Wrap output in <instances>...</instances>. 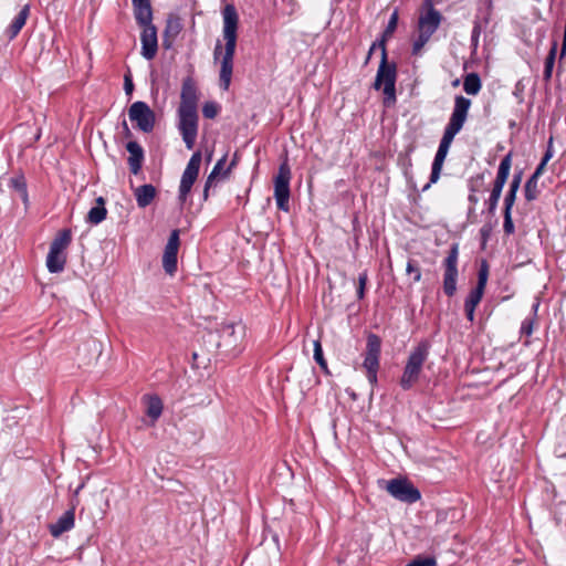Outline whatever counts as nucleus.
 Returning <instances> with one entry per match:
<instances>
[{
  "label": "nucleus",
  "instance_id": "obj_52",
  "mask_svg": "<svg viewBox=\"0 0 566 566\" xmlns=\"http://www.w3.org/2000/svg\"><path fill=\"white\" fill-rule=\"evenodd\" d=\"M145 2H150V1L149 0H132L133 4L145 3Z\"/></svg>",
  "mask_w": 566,
  "mask_h": 566
},
{
  "label": "nucleus",
  "instance_id": "obj_19",
  "mask_svg": "<svg viewBox=\"0 0 566 566\" xmlns=\"http://www.w3.org/2000/svg\"><path fill=\"white\" fill-rule=\"evenodd\" d=\"M75 524V510L74 507L64 512L55 523L49 525L50 534L57 538L63 533L71 531Z\"/></svg>",
  "mask_w": 566,
  "mask_h": 566
},
{
  "label": "nucleus",
  "instance_id": "obj_17",
  "mask_svg": "<svg viewBox=\"0 0 566 566\" xmlns=\"http://www.w3.org/2000/svg\"><path fill=\"white\" fill-rule=\"evenodd\" d=\"M140 42L142 55L148 61L153 60L158 50L157 30L155 25L143 28Z\"/></svg>",
  "mask_w": 566,
  "mask_h": 566
},
{
  "label": "nucleus",
  "instance_id": "obj_14",
  "mask_svg": "<svg viewBox=\"0 0 566 566\" xmlns=\"http://www.w3.org/2000/svg\"><path fill=\"white\" fill-rule=\"evenodd\" d=\"M201 153L195 151L192 156L190 157L185 171L182 172L180 185H179V200L181 202H185L188 195L191 191V188L195 184V181L198 178L199 169L201 165Z\"/></svg>",
  "mask_w": 566,
  "mask_h": 566
},
{
  "label": "nucleus",
  "instance_id": "obj_1",
  "mask_svg": "<svg viewBox=\"0 0 566 566\" xmlns=\"http://www.w3.org/2000/svg\"><path fill=\"white\" fill-rule=\"evenodd\" d=\"M223 29L222 34L226 41L224 49L220 42L217 43L213 57L220 60V86L222 90L228 91L231 84L233 59L237 46V30L239 17L233 4H227L222 10Z\"/></svg>",
  "mask_w": 566,
  "mask_h": 566
},
{
  "label": "nucleus",
  "instance_id": "obj_35",
  "mask_svg": "<svg viewBox=\"0 0 566 566\" xmlns=\"http://www.w3.org/2000/svg\"><path fill=\"white\" fill-rule=\"evenodd\" d=\"M397 24H398V11L395 10L392 12V14L390 15L388 24L384 31V38L390 36L395 32Z\"/></svg>",
  "mask_w": 566,
  "mask_h": 566
},
{
  "label": "nucleus",
  "instance_id": "obj_36",
  "mask_svg": "<svg viewBox=\"0 0 566 566\" xmlns=\"http://www.w3.org/2000/svg\"><path fill=\"white\" fill-rule=\"evenodd\" d=\"M180 30H181V25H180L179 19L175 18V19H169L167 21V25H166V30H165L166 34H171L172 36H175L180 32Z\"/></svg>",
  "mask_w": 566,
  "mask_h": 566
},
{
  "label": "nucleus",
  "instance_id": "obj_21",
  "mask_svg": "<svg viewBox=\"0 0 566 566\" xmlns=\"http://www.w3.org/2000/svg\"><path fill=\"white\" fill-rule=\"evenodd\" d=\"M136 22L142 27H153V10L150 2L133 4Z\"/></svg>",
  "mask_w": 566,
  "mask_h": 566
},
{
  "label": "nucleus",
  "instance_id": "obj_43",
  "mask_svg": "<svg viewBox=\"0 0 566 566\" xmlns=\"http://www.w3.org/2000/svg\"><path fill=\"white\" fill-rule=\"evenodd\" d=\"M521 182H522V172L515 174L513 176V179L510 184L509 189H512L513 191H518Z\"/></svg>",
  "mask_w": 566,
  "mask_h": 566
},
{
  "label": "nucleus",
  "instance_id": "obj_30",
  "mask_svg": "<svg viewBox=\"0 0 566 566\" xmlns=\"http://www.w3.org/2000/svg\"><path fill=\"white\" fill-rule=\"evenodd\" d=\"M538 180L533 179L532 177L525 184L524 196L527 201H534L537 199L539 190H538Z\"/></svg>",
  "mask_w": 566,
  "mask_h": 566
},
{
  "label": "nucleus",
  "instance_id": "obj_40",
  "mask_svg": "<svg viewBox=\"0 0 566 566\" xmlns=\"http://www.w3.org/2000/svg\"><path fill=\"white\" fill-rule=\"evenodd\" d=\"M503 230L506 234H512L515 231V227L512 219V212L504 211Z\"/></svg>",
  "mask_w": 566,
  "mask_h": 566
},
{
  "label": "nucleus",
  "instance_id": "obj_48",
  "mask_svg": "<svg viewBox=\"0 0 566 566\" xmlns=\"http://www.w3.org/2000/svg\"><path fill=\"white\" fill-rule=\"evenodd\" d=\"M464 308H465V314H467L468 319L470 322H473L475 307L464 306Z\"/></svg>",
  "mask_w": 566,
  "mask_h": 566
},
{
  "label": "nucleus",
  "instance_id": "obj_29",
  "mask_svg": "<svg viewBox=\"0 0 566 566\" xmlns=\"http://www.w3.org/2000/svg\"><path fill=\"white\" fill-rule=\"evenodd\" d=\"M557 52V43L554 42L548 55L545 59L544 78L548 81L552 77L553 67L555 64V57Z\"/></svg>",
  "mask_w": 566,
  "mask_h": 566
},
{
  "label": "nucleus",
  "instance_id": "obj_20",
  "mask_svg": "<svg viewBox=\"0 0 566 566\" xmlns=\"http://www.w3.org/2000/svg\"><path fill=\"white\" fill-rule=\"evenodd\" d=\"M126 149L129 153L128 165L130 172L137 175L142 168L144 160V150L137 142H128Z\"/></svg>",
  "mask_w": 566,
  "mask_h": 566
},
{
  "label": "nucleus",
  "instance_id": "obj_33",
  "mask_svg": "<svg viewBox=\"0 0 566 566\" xmlns=\"http://www.w3.org/2000/svg\"><path fill=\"white\" fill-rule=\"evenodd\" d=\"M314 359L323 368H327V363L324 359L323 348L319 340L314 342Z\"/></svg>",
  "mask_w": 566,
  "mask_h": 566
},
{
  "label": "nucleus",
  "instance_id": "obj_54",
  "mask_svg": "<svg viewBox=\"0 0 566 566\" xmlns=\"http://www.w3.org/2000/svg\"><path fill=\"white\" fill-rule=\"evenodd\" d=\"M212 158V151H210L208 155H207V160L210 161Z\"/></svg>",
  "mask_w": 566,
  "mask_h": 566
},
{
  "label": "nucleus",
  "instance_id": "obj_26",
  "mask_svg": "<svg viewBox=\"0 0 566 566\" xmlns=\"http://www.w3.org/2000/svg\"><path fill=\"white\" fill-rule=\"evenodd\" d=\"M146 415L155 422L163 412V401L157 396H145Z\"/></svg>",
  "mask_w": 566,
  "mask_h": 566
},
{
  "label": "nucleus",
  "instance_id": "obj_16",
  "mask_svg": "<svg viewBox=\"0 0 566 566\" xmlns=\"http://www.w3.org/2000/svg\"><path fill=\"white\" fill-rule=\"evenodd\" d=\"M179 249V231L174 230L167 241L163 255V266L168 274L177 270V253Z\"/></svg>",
  "mask_w": 566,
  "mask_h": 566
},
{
  "label": "nucleus",
  "instance_id": "obj_12",
  "mask_svg": "<svg viewBox=\"0 0 566 566\" xmlns=\"http://www.w3.org/2000/svg\"><path fill=\"white\" fill-rule=\"evenodd\" d=\"M459 245L452 244L443 261V292L453 296L457 291Z\"/></svg>",
  "mask_w": 566,
  "mask_h": 566
},
{
  "label": "nucleus",
  "instance_id": "obj_9",
  "mask_svg": "<svg viewBox=\"0 0 566 566\" xmlns=\"http://www.w3.org/2000/svg\"><path fill=\"white\" fill-rule=\"evenodd\" d=\"M291 169L286 161L282 163L279 167L277 174L274 177V198L277 209L287 212L290 210V181Z\"/></svg>",
  "mask_w": 566,
  "mask_h": 566
},
{
  "label": "nucleus",
  "instance_id": "obj_4",
  "mask_svg": "<svg viewBox=\"0 0 566 566\" xmlns=\"http://www.w3.org/2000/svg\"><path fill=\"white\" fill-rule=\"evenodd\" d=\"M470 106L471 101L469 98L461 95L455 96L454 107L450 116L449 123L444 128L443 136L438 147L439 149L449 151L455 135L462 129L467 120Z\"/></svg>",
  "mask_w": 566,
  "mask_h": 566
},
{
  "label": "nucleus",
  "instance_id": "obj_56",
  "mask_svg": "<svg viewBox=\"0 0 566 566\" xmlns=\"http://www.w3.org/2000/svg\"><path fill=\"white\" fill-rule=\"evenodd\" d=\"M533 307H534V311H536V310H537V307H538V304H534V306H533Z\"/></svg>",
  "mask_w": 566,
  "mask_h": 566
},
{
  "label": "nucleus",
  "instance_id": "obj_11",
  "mask_svg": "<svg viewBox=\"0 0 566 566\" xmlns=\"http://www.w3.org/2000/svg\"><path fill=\"white\" fill-rule=\"evenodd\" d=\"M380 348V338L375 334H369L367 337L366 353L363 366L367 371V378L371 385L377 382Z\"/></svg>",
  "mask_w": 566,
  "mask_h": 566
},
{
  "label": "nucleus",
  "instance_id": "obj_55",
  "mask_svg": "<svg viewBox=\"0 0 566 566\" xmlns=\"http://www.w3.org/2000/svg\"><path fill=\"white\" fill-rule=\"evenodd\" d=\"M124 127L127 132H129L127 124L124 122Z\"/></svg>",
  "mask_w": 566,
  "mask_h": 566
},
{
  "label": "nucleus",
  "instance_id": "obj_31",
  "mask_svg": "<svg viewBox=\"0 0 566 566\" xmlns=\"http://www.w3.org/2000/svg\"><path fill=\"white\" fill-rule=\"evenodd\" d=\"M483 293H484V290H482V289H479V287L473 289L470 292L469 296L467 297L464 306H471V307L476 308V306L479 305V303L482 300Z\"/></svg>",
  "mask_w": 566,
  "mask_h": 566
},
{
  "label": "nucleus",
  "instance_id": "obj_38",
  "mask_svg": "<svg viewBox=\"0 0 566 566\" xmlns=\"http://www.w3.org/2000/svg\"><path fill=\"white\" fill-rule=\"evenodd\" d=\"M407 274H412V281L415 283L419 282L421 280V271L420 269L415 264L413 261H408L406 266Z\"/></svg>",
  "mask_w": 566,
  "mask_h": 566
},
{
  "label": "nucleus",
  "instance_id": "obj_8",
  "mask_svg": "<svg viewBox=\"0 0 566 566\" xmlns=\"http://www.w3.org/2000/svg\"><path fill=\"white\" fill-rule=\"evenodd\" d=\"M379 486L386 490L394 499L405 502L415 503L420 500L421 494L407 479L396 478L389 481L379 480Z\"/></svg>",
  "mask_w": 566,
  "mask_h": 566
},
{
  "label": "nucleus",
  "instance_id": "obj_51",
  "mask_svg": "<svg viewBox=\"0 0 566 566\" xmlns=\"http://www.w3.org/2000/svg\"><path fill=\"white\" fill-rule=\"evenodd\" d=\"M479 33H480L479 27L476 25V27H474L473 32H472V40H476L479 36Z\"/></svg>",
  "mask_w": 566,
  "mask_h": 566
},
{
  "label": "nucleus",
  "instance_id": "obj_41",
  "mask_svg": "<svg viewBox=\"0 0 566 566\" xmlns=\"http://www.w3.org/2000/svg\"><path fill=\"white\" fill-rule=\"evenodd\" d=\"M368 281L367 272H363L358 276L357 297L361 300L365 296V287Z\"/></svg>",
  "mask_w": 566,
  "mask_h": 566
},
{
  "label": "nucleus",
  "instance_id": "obj_23",
  "mask_svg": "<svg viewBox=\"0 0 566 566\" xmlns=\"http://www.w3.org/2000/svg\"><path fill=\"white\" fill-rule=\"evenodd\" d=\"M447 155H448V151H444V150L438 148L434 159H433V163H432L430 180L428 184H426L423 186L422 191H427L431 187L432 184H436L439 180L440 174L442 170V166H443Z\"/></svg>",
  "mask_w": 566,
  "mask_h": 566
},
{
  "label": "nucleus",
  "instance_id": "obj_37",
  "mask_svg": "<svg viewBox=\"0 0 566 566\" xmlns=\"http://www.w3.org/2000/svg\"><path fill=\"white\" fill-rule=\"evenodd\" d=\"M488 276H489L488 265L485 263H483L481 269L479 270L478 284L475 287L484 290L486 282H488Z\"/></svg>",
  "mask_w": 566,
  "mask_h": 566
},
{
  "label": "nucleus",
  "instance_id": "obj_34",
  "mask_svg": "<svg viewBox=\"0 0 566 566\" xmlns=\"http://www.w3.org/2000/svg\"><path fill=\"white\" fill-rule=\"evenodd\" d=\"M219 113V105L214 102H207L202 107V114L206 118H214Z\"/></svg>",
  "mask_w": 566,
  "mask_h": 566
},
{
  "label": "nucleus",
  "instance_id": "obj_42",
  "mask_svg": "<svg viewBox=\"0 0 566 566\" xmlns=\"http://www.w3.org/2000/svg\"><path fill=\"white\" fill-rule=\"evenodd\" d=\"M534 321L532 318H525L521 325V334L531 336L533 333Z\"/></svg>",
  "mask_w": 566,
  "mask_h": 566
},
{
  "label": "nucleus",
  "instance_id": "obj_18",
  "mask_svg": "<svg viewBox=\"0 0 566 566\" xmlns=\"http://www.w3.org/2000/svg\"><path fill=\"white\" fill-rule=\"evenodd\" d=\"M198 93L197 87L191 78H187L182 83L180 94V105L178 109L197 111Z\"/></svg>",
  "mask_w": 566,
  "mask_h": 566
},
{
  "label": "nucleus",
  "instance_id": "obj_7",
  "mask_svg": "<svg viewBox=\"0 0 566 566\" xmlns=\"http://www.w3.org/2000/svg\"><path fill=\"white\" fill-rule=\"evenodd\" d=\"M72 234L69 229L60 231L53 239L46 256V268L51 273H60L66 263L65 250L70 245Z\"/></svg>",
  "mask_w": 566,
  "mask_h": 566
},
{
  "label": "nucleus",
  "instance_id": "obj_44",
  "mask_svg": "<svg viewBox=\"0 0 566 566\" xmlns=\"http://www.w3.org/2000/svg\"><path fill=\"white\" fill-rule=\"evenodd\" d=\"M11 185L13 188H15L20 192H22L24 196H27L25 185L22 179H19V178L11 179Z\"/></svg>",
  "mask_w": 566,
  "mask_h": 566
},
{
  "label": "nucleus",
  "instance_id": "obj_25",
  "mask_svg": "<svg viewBox=\"0 0 566 566\" xmlns=\"http://www.w3.org/2000/svg\"><path fill=\"white\" fill-rule=\"evenodd\" d=\"M107 210L103 197L96 199V206L92 207L87 213L86 221L91 224H98L105 220Z\"/></svg>",
  "mask_w": 566,
  "mask_h": 566
},
{
  "label": "nucleus",
  "instance_id": "obj_10",
  "mask_svg": "<svg viewBox=\"0 0 566 566\" xmlns=\"http://www.w3.org/2000/svg\"><path fill=\"white\" fill-rule=\"evenodd\" d=\"M198 111L178 109V129L188 149H192L198 135Z\"/></svg>",
  "mask_w": 566,
  "mask_h": 566
},
{
  "label": "nucleus",
  "instance_id": "obj_13",
  "mask_svg": "<svg viewBox=\"0 0 566 566\" xmlns=\"http://www.w3.org/2000/svg\"><path fill=\"white\" fill-rule=\"evenodd\" d=\"M511 166H512V155L507 154L506 156L503 157V159L501 160V163L499 165L496 178L494 180L493 188H492L491 195L488 200L490 213H494L497 208V203L501 198L502 190H503L504 185L506 184L509 175H510Z\"/></svg>",
  "mask_w": 566,
  "mask_h": 566
},
{
  "label": "nucleus",
  "instance_id": "obj_15",
  "mask_svg": "<svg viewBox=\"0 0 566 566\" xmlns=\"http://www.w3.org/2000/svg\"><path fill=\"white\" fill-rule=\"evenodd\" d=\"M129 119L136 123L138 129L149 133L155 126V113L142 101L133 103L128 109Z\"/></svg>",
  "mask_w": 566,
  "mask_h": 566
},
{
  "label": "nucleus",
  "instance_id": "obj_57",
  "mask_svg": "<svg viewBox=\"0 0 566 566\" xmlns=\"http://www.w3.org/2000/svg\"><path fill=\"white\" fill-rule=\"evenodd\" d=\"M406 566H408V565H406Z\"/></svg>",
  "mask_w": 566,
  "mask_h": 566
},
{
  "label": "nucleus",
  "instance_id": "obj_2",
  "mask_svg": "<svg viewBox=\"0 0 566 566\" xmlns=\"http://www.w3.org/2000/svg\"><path fill=\"white\" fill-rule=\"evenodd\" d=\"M377 46H379L381 50V61H380V64H379V67L377 71L374 87L376 90H380V87L382 86V91L385 94V103L391 104V103L396 102V87H395L396 76H397L396 65L389 64L387 62V52H386L384 41H381L379 43H374L370 46L367 59L370 57V55L373 54L374 50Z\"/></svg>",
  "mask_w": 566,
  "mask_h": 566
},
{
  "label": "nucleus",
  "instance_id": "obj_50",
  "mask_svg": "<svg viewBox=\"0 0 566 566\" xmlns=\"http://www.w3.org/2000/svg\"><path fill=\"white\" fill-rule=\"evenodd\" d=\"M211 187H208V179L206 180V184H205V189H203V199L207 200L208 197H209V189Z\"/></svg>",
  "mask_w": 566,
  "mask_h": 566
},
{
  "label": "nucleus",
  "instance_id": "obj_45",
  "mask_svg": "<svg viewBox=\"0 0 566 566\" xmlns=\"http://www.w3.org/2000/svg\"><path fill=\"white\" fill-rule=\"evenodd\" d=\"M237 160H238V154L235 153L234 154V157L232 159V161L230 163V165L226 168V170L223 171L222 174V178L226 179L229 177V175L231 174L232 169L235 167L237 165Z\"/></svg>",
  "mask_w": 566,
  "mask_h": 566
},
{
  "label": "nucleus",
  "instance_id": "obj_5",
  "mask_svg": "<svg viewBox=\"0 0 566 566\" xmlns=\"http://www.w3.org/2000/svg\"><path fill=\"white\" fill-rule=\"evenodd\" d=\"M429 349V343L422 340L411 350L400 379L402 389L408 390L417 382L428 358Z\"/></svg>",
  "mask_w": 566,
  "mask_h": 566
},
{
  "label": "nucleus",
  "instance_id": "obj_27",
  "mask_svg": "<svg viewBox=\"0 0 566 566\" xmlns=\"http://www.w3.org/2000/svg\"><path fill=\"white\" fill-rule=\"evenodd\" d=\"M463 90L469 95H476L481 90V80L476 73H470L463 82Z\"/></svg>",
  "mask_w": 566,
  "mask_h": 566
},
{
  "label": "nucleus",
  "instance_id": "obj_24",
  "mask_svg": "<svg viewBox=\"0 0 566 566\" xmlns=\"http://www.w3.org/2000/svg\"><path fill=\"white\" fill-rule=\"evenodd\" d=\"M29 14H30V7L28 4H25L20 10L18 15L13 19V21L11 22V24L9 25V28L7 30L9 40L14 39L19 34L21 29L24 27Z\"/></svg>",
  "mask_w": 566,
  "mask_h": 566
},
{
  "label": "nucleus",
  "instance_id": "obj_47",
  "mask_svg": "<svg viewBox=\"0 0 566 566\" xmlns=\"http://www.w3.org/2000/svg\"><path fill=\"white\" fill-rule=\"evenodd\" d=\"M545 167L546 165L539 163L538 166L536 167L535 171L533 172V175L531 176L533 179H539V177L543 175L544 170H545Z\"/></svg>",
  "mask_w": 566,
  "mask_h": 566
},
{
  "label": "nucleus",
  "instance_id": "obj_3",
  "mask_svg": "<svg viewBox=\"0 0 566 566\" xmlns=\"http://www.w3.org/2000/svg\"><path fill=\"white\" fill-rule=\"evenodd\" d=\"M426 11L420 13L417 24L418 35L412 44V54H421V50L429 42L430 38L438 30L442 15L434 9L431 0L424 2Z\"/></svg>",
  "mask_w": 566,
  "mask_h": 566
},
{
  "label": "nucleus",
  "instance_id": "obj_46",
  "mask_svg": "<svg viewBox=\"0 0 566 566\" xmlns=\"http://www.w3.org/2000/svg\"><path fill=\"white\" fill-rule=\"evenodd\" d=\"M124 90H125V93L128 95L132 94V92L134 90V84H133V81L129 75L125 76Z\"/></svg>",
  "mask_w": 566,
  "mask_h": 566
},
{
  "label": "nucleus",
  "instance_id": "obj_32",
  "mask_svg": "<svg viewBox=\"0 0 566 566\" xmlns=\"http://www.w3.org/2000/svg\"><path fill=\"white\" fill-rule=\"evenodd\" d=\"M407 565L408 566H437V560L433 556L418 555Z\"/></svg>",
  "mask_w": 566,
  "mask_h": 566
},
{
  "label": "nucleus",
  "instance_id": "obj_39",
  "mask_svg": "<svg viewBox=\"0 0 566 566\" xmlns=\"http://www.w3.org/2000/svg\"><path fill=\"white\" fill-rule=\"evenodd\" d=\"M516 193L517 191H513L512 189H509L504 197V211L512 212L513 206L516 200Z\"/></svg>",
  "mask_w": 566,
  "mask_h": 566
},
{
  "label": "nucleus",
  "instance_id": "obj_49",
  "mask_svg": "<svg viewBox=\"0 0 566 566\" xmlns=\"http://www.w3.org/2000/svg\"><path fill=\"white\" fill-rule=\"evenodd\" d=\"M553 154L552 151L548 149L544 157L542 158L541 163L544 164V165H547V163L549 161V159L552 158Z\"/></svg>",
  "mask_w": 566,
  "mask_h": 566
},
{
  "label": "nucleus",
  "instance_id": "obj_6",
  "mask_svg": "<svg viewBox=\"0 0 566 566\" xmlns=\"http://www.w3.org/2000/svg\"><path fill=\"white\" fill-rule=\"evenodd\" d=\"M247 328L241 322L222 324L218 347L226 354L237 355L243 348Z\"/></svg>",
  "mask_w": 566,
  "mask_h": 566
},
{
  "label": "nucleus",
  "instance_id": "obj_28",
  "mask_svg": "<svg viewBox=\"0 0 566 566\" xmlns=\"http://www.w3.org/2000/svg\"><path fill=\"white\" fill-rule=\"evenodd\" d=\"M227 159H228V153H226L214 165V167L212 168L211 172L209 174L208 176V187H213L214 186V181L218 177H221L222 178V174L223 171L226 170L224 169V165L227 163Z\"/></svg>",
  "mask_w": 566,
  "mask_h": 566
},
{
  "label": "nucleus",
  "instance_id": "obj_22",
  "mask_svg": "<svg viewBox=\"0 0 566 566\" xmlns=\"http://www.w3.org/2000/svg\"><path fill=\"white\" fill-rule=\"evenodd\" d=\"M137 206L139 208H146L151 203L156 197V188L153 185H143L134 190Z\"/></svg>",
  "mask_w": 566,
  "mask_h": 566
},
{
  "label": "nucleus",
  "instance_id": "obj_53",
  "mask_svg": "<svg viewBox=\"0 0 566 566\" xmlns=\"http://www.w3.org/2000/svg\"><path fill=\"white\" fill-rule=\"evenodd\" d=\"M469 200L474 203L478 201L476 197L474 196H469Z\"/></svg>",
  "mask_w": 566,
  "mask_h": 566
}]
</instances>
